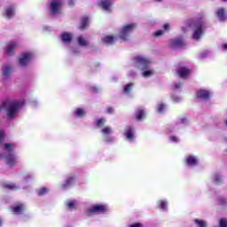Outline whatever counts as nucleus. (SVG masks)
Instances as JSON below:
<instances>
[{"mask_svg": "<svg viewBox=\"0 0 227 227\" xmlns=\"http://www.w3.org/2000/svg\"><path fill=\"white\" fill-rule=\"evenodd\" d=\"M25 104L24 99L7 100L0 107V114H4L7 120H13Z\"/></svg>", "mask_w": 227, "mask_h": 227, "instance_id": "obj_1", "label": "nucleus"}, {"mask_svg": "<svg viewBox=\"0 0 227 227\" xmlns=\"http://www.w3.org/2000/svg\"><path fill=\"white\" fill-rule=\"evenodd\" d=\"M133 65L136 68L143 70L142 76L145 79L153 75V70L148 69L152 65V60L148 57L137 56L133 60Z\"/></svg>", "mask_w": 227, "mask_h": 227, "instance_id": "obj_2", "label": "nucleus"}, {"mask_svg": "<svg viewBox=\"0 0 227 227\" xmlns=\"http://www.w3.org/2000/svg\"><path fill=\"white\" fill-rule=\"evenodd\" d=\"M4 152H7V155L4 159V163L8 168H13L14 166H17V154H15L13 152H15V145L13 144H4Z\"/></svg>", "mask_w": 227, "mask_h": 227, "instance_id": "obj_3", "label": "nucleus"}, {"mask_svg": "<svg viewBox=\"0 0 227 227\" xmlns=\"http://www.w3.org/2000/svg\"><path fill=\"white\" fill-rule=\"evenodd\" d=\"M137 27L136 23H128L119 28L118 39L121 43L129 42L130 40V34Z\"/></svg>", "mask_w": 227, "mask_h": 227, "instance_id": "obj_4", "label": "nucleus"}, {"mask_svg": "<svg viewBox=\"0 0 227 227\" xmlns=\"http://www.w3.org/2000/svg\"><path fill=\"white\" fill-rule=\"evenodd\" d=\"M192 38L193 40H200L203 36V29L205 28V21L195 20L192 23Z\"/></svg>", "mask_w": 227, "mask_h": 227, "instance_id": "obj_5", "label": "nucleus"}, {"mask_svg": "<svg viewBox=\"0 0 227 227\" xmlns=\"http://www.w3.org/2000/svg\"><path fill=\"white\" fill-rule=\"evenodd\" d=\"M35 58L33 51H23L18 57V64L22 67H27Z\"/></svg>", "mask_w": 227, "mask_h": 227, "instance_id": "obj_6", "label": "nucleus"}, {"mask_svg": "<svg viewBox=\"0 0 227 227\" xmlns=\"http://www.w3.org/2000/svg\"><path fill=\"white\" fill-rule=\"evenodd\" d=\"M109 210L106 204H94L85 209V215H91L92 214H106Z\"/></svg>", "mask_w": 227, "mask_h": 227, "instance_id": "obj_7", "label": "nucleus"}, {"mask_svg": "<svg viewBox=\"0 0 227 227\" xmlns=\"http://www.w3.org/2000/svg\"><path fill=\"white\" fill-rule=\"evenodd\" d=\"M61 6H63V0H51L48 7L52 15L61 13Z\"/></svg>", "mask_w": 227, "mask_h": 227, "instance_id": "obj_8", "label": "nucleus"}, {"mask_svg": "<svg viewBox=\"0 0 227 227\" xmlns=\"http://www.w3.org/2000/svg\"><path fill=\"white\" fill-rule=\"evenodd\" d=\"M101 133L105 143H114V137L111 136V134H113V128H111V126L101 129Z\"/></svg>", "mask_w": 227, "mask_h": 227, "instance_id": "obj_9", "label": "nucleus"}, {"mask_svg": "<svg viewBox=\"0 0 227 227\" xmlns=\"http://www.w3.org/2000/svg\"><path fill=\"white\" fill-rule=\"evenodd\" d=\"M20 47V44L19 42H10L7 43L4 54L5 56H13L15 54V50L19 49Z\"/></svg>", "mask_w": 227, "mask_h": 227, "instance_id": "obj_10", "label": "nucleus"}, {"mask_svg": "<svg viewBox=\"0 0 227 227\" xmlns=\"http://www.w3.org/2000/svg\"><path fill=\"white\" fill-rule=\"evenodd\" d=\"M98 6L102 8L104 12H113V0H98Z\"/></svg>", "mask_w": 227, "mask_h": 227, "instance_id": "obj_11", "label": "nucleus"}, {"mask_svg": "<svg viewBox=\"0 0 227 227\" xmlns=\"http://www.w3.org/2000/svg\"><path fill=\"white\" fill-rule=\"evenodd\" d=\"M135 134H136V131L134 130V128H132V126H127L124 129L125 139L126 141H129V143H132V141H134L136 137Z\"/></svg>", "mask_w": 227, "mask_h": 227, "instance_id": "obj_12", "label": "nucleus"}, {"mask_svg": "<svg viewBox=\"0 0 227 227\" xmlns=\"http://www.w3.org/2000/svg\"><path fill=\"white\" fill-rule=\"evenodd\" d=\"M212 97V91L200 89L197 91V98L199 100H208Z\"/></svg>", "mask_w": 227, "mask_h": 227, "instance_id": "obj_13", "label": "nucleus"}, {"mask_svg": "<svg viewBox=\"0 0 227 227\" xmlns=\"http://www.w3.org/2000/svg\"><path fill=\"white\" fill-rule=\"evenodd\" d=\"M185 164L186 166L194 168V166H198V164H200V159L194 154H189L185 157Z\"/></svg>", "mask_w": 227, "mask_h": 227, "instance_id": "obj_14", "label": "nucleus"}, {"mask_svg": "<svg viewBox=\"0 0 227 227\" xmlns=\"http://www.w3.org/2000/svg\"><path fill=\"white\" fill-rule=\"evenodd\" d=\"M176 74L182 79H187L191 75V69L185 67H181L177 68Z\"/></svg>", "mask_w": 227, "mask_h": 227, "instance_id": "obj_15", "label": "nucleus"}, {"mask_svg": "<svg viewBox=\"0 0 227 227\" xmlns=\"http://www.w3.org/2000/svg\"><path fill=\"white\" fill-rule=\"evenodd\" d=\"M185 45V41L182 38L171 39L169 41V47L172 49H178V47H184Z\"/></svg>", "mask_w": 227, "mask_h": 227, "instance_id": "obj_16", "label": "nucleus"}, {"mask_svg": "<svg viewBox=\"0 0 227 227\" xmlns=\"http://www.w3.org/2000/svg\"><path fill=\"white\" fill-rule=\"evenodd\" d=\"M116 40H120V39L118 37H114L109 35H101L102 43H106V45H112V43H114Z\"/></svg>", "mask_w": 227, "mask_h": 227, "instance_id": "obj_17", "label": "nucleus"}, {"mask_svg": "<svg viewBox=\"0 0 227 227\" xmlns=\"http://www.w3.org/2000/svg\"><path fill=\"white\" fill-rule=\"evenodd\" d=\"M61 40L65 45H68L72 43V40H74V35L72 33L64 32L61 35Z\"/></svg>", "mask_w": 227, "mask_h": 227, "instance_id": "obj_18", "label": "nucleus"}, {"mask_svg": "<svg viewBox=\"0 0 227 227\" xmlns=\"http://www.w3.org/2000/svg\"><path fill=\"white\" fill-rule=\"evenodd\" d=\"M171 27H169V24L166 23L163 25V30H157L153 32V36L156 38H160V36H163L164 33H168Z\"/></svg>", "mask_w": 227, "mask_h": 227, "instance_id": "obj_19", "label": "nucleus"}, {"mask_svg": "<svg viewBox=\"0 0 227 227\" xmlns=\"http://www.w3.org/2000/svg\"><path fill=\"white\" fill-rule=\"evenodd\" d=\"M15 15V6L11 5L4 10V16L6 19H12Z\"/></svg>", "mask_w": 227, "mask_h": 227, "instance_id": "obj_20", "label": "nucleus"}, {"mask_svg": "<svg viewBox=\"0 0 227 227\" xmlns=\"http://www.w3.org/2000/svg\"><path fill=\"white\" fill-rule=\"evenodd\" d=\"M2 72L4 77H8V75H10V74L13 72V67H12V65L7 64L3 67Z\"/></svg>", "mask_w": 227, "mask_h": 227, "instance_id": "obj_21", "label": "nucleus"}, {"mask_svg": "<svg viewBox=\"0 0 227 227\" xmlns=\"http://www.w3.org/2000/svg\"><path fill=\"white\" fill-rule=\"evenodd\" d=\"M74 116L75 118H83V116H86V111L83 108H75L74 110Z\"/></svg>", "mask_w": 227, "mask_h": 227, "instance_id": "obj_22", "label": "nucleus"}, {"mask_svg": "<svg viewBox=\"0 0 227 227\" xmlns=\"http://www.w3.org/2000/svg\"><path fill=\"white\" fill-rule=\"evenodd\" d=\"M66 207L69 210H75V208L79 207V203L77 202V200H67L66 202Z\"/></svg>", "mask_w": 227, "mask_h": 227, "instance_id": "obj_23", "label": "nucleus"}, {"mask_svg": "<svg viewBox=\"0 0 227 227\" xmlns=\"http://www.w3.org/2000/svg\"><path fill=\"white\" fill-rule=\"evenodd\" d=\"M12 212H14V214H22L23 210H26V207H24L23 204H18V205H14L12 207Z\"/></svg>", "mask_w": 227, "mask_h": 227, "instance_id": "obj_24", "label": "nucleus"}, {"mask_svg": "<svg viewBox=\"0 0 227 227\" xmlns=\"http://www.w3.org/2000/svg\"><path fill=\"white\" fill-rule=\"evenodd\" d=\"M77 43L78 45H80V47H88L89 43L88 40H86V38L82 35H79L77 38Z\"/></svg>", "mask_w": 227, "mask_h": 227, "instance_id": "obj_25", "label": "nucleus"}, {"mask_svg": "<svg viewBox=\"0 0 227 227\" xmlns=\"http://www.w3.org/2000/svg\"><path fill=\"white\" fill-rule=\"evenodd\" d=\"M158 208L166 212L168 210V202L166 200H160L157 202Z\"/></svg>", "mask_w": 227, "mask_h": 227, "instance_id": "obj_26", "label": "nucleus"}, {"mask_svg": "<svg viewBox=\"0 0 227 227\" xmlns=\"http://www.w3.org/2000/svg\"><path fill=\"white\" fill-rule=\"evenodd\" d=\"M88 26H90V20L88 19V17L82 18L80 22V29H86Z\"/></svg>", "mask_w": 227, "mask_h": 227, "instance_id": "obj_27", "label": "nucleus"}, {"mask_svg": "<svg viewBox=\"0 0 227 227\" xmlns=\"http://www.w3.org/2000/svg\"><path fill=\"white\" fill-rule=\"evenodd\" d=\"M74 182H75V177H74V176L67 177L66 184H62V189H67V188L70 187V185H72V184H74Z\"/></svg>", "mask_w": 227, "mask_h": 227, "instance_id": "obj_28", "label": "nucleus"}, {"mask_svg": "<svg viewBox=\"0 0 227 227\" xmlns=\"http://www.w3.org/2000/svg\"><path fill=\"white\" fill-rule=\"evenodd\" d=\"M216 17L219 19V20H225L226 16L224 15V9H218L216 12Z\"/></svg>", "mask_w": 227, "mask_h": 227, "instance_id": "obj_29", "label": "nucleus"}, {"mask_svg": "<svg viewBox=\"0 0 227 227\" xmlns=\"http://www.w3.org/2000/svg\"><path fill=\"white\" fill-rule=\"evenodd\" d=\"M146 116V114L145 113L144 109H138L136 113V118L137 120H143Z\"/></svg>", "mask_w": 227, "mask_h": 227, "instance_id": "obj_30", "label": "nucleus"}, {"mask_svg": "<svg viewBox=\"0 0 227 227\" xmlns=\"http://www.w3.org/2000/svg\"><path fill=\"white\" fill-rule=\"evenodd\" d=\"M4 187H6L7 189H10L11 191H18V189H20V186L13 183L5 184Z\"/></svg>", "mask_w": 227, "mask_h": 227, "instance_id": "obj_31", "label": "nucleus"}, {"mask_svg": "<svg viewBox=\"0 0 227 227\" xmlns=\"http://www.w3.org/2000/svg\"><path fill=\"white\" fill-rule=\"evenodd\" d=\"M49 192V188L47 187H41L36 191L38 196H45Z\"/></svg>", "mask_w": 227, "mask_h": 227, "instance_id": "obj_32", "label": "nucleus"}, {"mask_svg": "<svg viewBox=\"0 0 227 227\" xmlns=\"http://www.w3.org/2000/svg\"><path fill=\"white\" fill-rule=\"evenodd\" d=\"M132 88H134L133 83L125 85L124 89H123V93H125V95H129V93H130L132 91Z\"/></svg>", "mask_w": 227, "mask_h": 227, "instance_id": "obj_33", "label": "nucleus"}, {"mask_svg": "<svg viewBox=\"0 0 227 227\" xmlns=\"http://www.w3.org/2000/svg\"><path fill=\"white\" fill-rule=\"evenodd\" d=\"M165 111H166V105H164V103H159L157 105V112L164 113Z\"/></svg>", "mask_w": 227, "mask_h": 227, "instance_id": "obj_34", "label": "nucleus"}, {"mask_svg": "<svg viewBox=\"0 0 227 227\" xmlns=\"http://www.w3.org/2000/svg\"><path fill=\"white\" fill-rule=\"evenodd\" d=\"M168 139L170 141V143H179L180 142V138L178 137H176V135H169L168 136Z\"/></svg>", "mask_w": 227, "mask_h": 227, "instance_id": "obj_35", "label": "nucleus"}, {"mask_svg": "<svg viewBox=\"0 0 227 227\" xmlns=\"http://www.w3.org/2000/svg\"><path fill=\"white\" fill-rule=\"evenodd\" d=\"M194 223L197 225V227H207V222L203 220L196 219L194 220Z\"/></svg>", "mask_w": 227, "mask_h": 227, "instance_id": "obj_36", "label": "nucleus"}, {"mask_svg": "<svg viewBox=\"0 0 227 227\" xmlns=\"http://www.w3.org/2000/svg\"><path fill=\"white\" fill-rule=\"evenodd\" d=\"M106 119L104 118H100V119H97L96 120V125H98V127H104L106 125Z\"/></svg>", "mask_w": 227, "mask_h": 227, "instance_id": "obj_37", "label": "nucleus"}, {"mask_svg": "<svg viewBox=\"0 0 227 227\" xmlns=\"http://www.w3.org/2000/svg\"><path fill=\"white\" fill-rule=\"evenodd\" d=\"M172 100L176 104H178V102H182V98L180 96H173Z\"/></svg>", "mask_w": 227, "mask_h": 227, "instance_id": "obj_38", "label": "nucleus"}, {"mask_svg": "<svg viewBox=\"0 0 227 227\" xmlns=\"http://www.w3.org/2000/svg\"><path fill=\"white\" fill-rule=\"evenodd\" d=\"M5 137H6V134L4 133V131L1 130L0 131V144L2 143V141L4 140Z\"/></svg>", "mask_w": 227, "mask_h": 227, "instance_id": "obj_39", "label": "nucleus"}, {"mask_svg": "<svg viewBox=\"0 0 227 227\" xmlns=\"http://www.w3.org/2000/svg\"><path fill=\"white\" fill-rule=\"evenodd\" d=\"M129 227H145V226L143 225V223H137L130 224Z\"/></svg>", "mask_w": 227, "mask_h": 227, "instance_id": "obj_40", "label": "nucleus"}, {"mask_svg": "<svg viewBox=\"0 0 227 227\" xmlns=\"http://www.w3.org/2000/svg\"><path fill=\"white\" fill-rule=\"evenodd\" d=\"M213 178H214L215 182H221V176L220 175H215Z\"/></svg>", "mask_w": 227, "mask_h": 227, "instance_id": "obj_41", "label": "nucleus"}, {"mask_svg": "<svg viewBox=\"0 0 227 227\" xmlns=\"http://www.w3.org/2000/svg\"><path fill=\"white\" fill-rule=\"evenodd\" d=\"M68 6H75V0H67Z\"/></svg>", "mask_w": 227, "mask_h": 227, "instance_id": "obj_42", "label": "nucleus"}, {"mask_svg": "<svg viewBox=\"0 0 227 227\" xmlns=\"http://www.w3.org/2000/svg\"><path fill=\"white\" fill-rule=\"evenodd\" d=\"M208 53L207 52V51H204V52H202V53H200V55H199V58L200 59H203V58H207V55Z\"/></svg>", "mask_w": 227, "mask_h": 227, "instance_id": "obj_43", "label": "nucleus"}, {"mask_svg": "<svg viewBox=\"0 0 227 227\" xmlns=\"http://www.w3.org/2000/svg\"><path fill=\"white\" fill-rule=\"evenodd\" d=\"M106 113H107L108 114H111L114 113V109H113V107H108V108L106 109Z\"/></svg>", "mask_w": 227, "mask_h": 227, "instance_id": "obj_44", "label": "nucleus"}, {"mask_svg": "<svg viewBox=\"0 0 227 227\" xmlns=\"http://www.w3.org/2000/svg\"><path fill=\"white\" fill-rule=\"evenodd\" d=\"M179 123H187V119L185 117L179 119Z\"/></svg>", "mask_w": 227, "mask_h": 227, "instance_id": "obj_45", "label": "nucleus"}, {"mask_svg": "<svg viewBox=\"0 0 227 227\" xmlns=\"http://www.w3.org/2000/svg\"><path fill=\"white\" fill-rule=\"evenodd\" d=\"M175 88L176 90H180V88H182V83L181 82L176 83Z\"/></svg>", "mask_w": 227, "mask_h": 227, "instance_id": "obj_46", "label": "nucleus"}, {"mask_svg": "<svg viewBox=\"0 0 227 227\" xmlns=\"http://www.w3.org/2000/svg\"><path fill=\"white\" fill-rule=\"evenodd\" d=\"M175 130H176V128H168V132L169 134H171V132H175Z\"/></svg>", "mask_w": 227, "mask_h": 227, "instance_id": "obj_47", "label": "nucleus"}, {"mask_svg": "<svg viewBox=\"0 0 227 227\" xmlns=\"http://www.w3.org/2000/svg\"><path fill=\"white\" fill-rule=\"evenodd\" d=\"M29 178H31V176H25L23 179L24 184H27V180H29Z\"/></svg>", "mask_w": 227, "mask_h": 227, "instance_id": "obj_48", "label": "nucleus"}, {"mask_svg": "<svg viewBox=\"0 0 227 227\" xmlns=\"http://www.w3.org/2000/svg\"><path fill=\"white\" fill-rule=\"evenodd\" d=\"M222 50L223 51H227V43L222 44Z\"/></svg>", "mask_w": 227, "mask_h": 227, "instance_id": "obj_49", "label": "nucleus"}, {"mask_svg": "<svg viewBox=\"0 0 227 227\" xmlns=\"http://www.w3.org/2000/svg\"><path fill=\"white\" fill-rule=\"evenodd\" d=\"M156 3H162L164 0H154Z\"/></svg>", "mask_w": 227, "mask_h": 227, "instance_id": "obj_50", "label": "nucleus"}, {"mask_svg": "<svg viewBox=\"0 0 227 227\" xmlns=\"http://www.w3.org/2000/svg\"><path fill=\"white\" fill-rule=\"evenodd\" d=\"M4 156L3 154H0V160L4 158Z\"/></svg>", "mask_w": 227, "mask_h": 227, "instance_id": "obj_51", "label": "nucleus"}, {"mask_svg": "<svg viewBox=\"0 0 227 227\" xmlns=\"http://www.w3.org/2000/svg\"><path fill=\"white\" fill-rule=\"evenodd\" d=\"M1 224H3V221L0 219V226H1Z\"/></svg>", "mask_w": 227, "mask_h": 227, "instance_id": "obj_52", "label": "nucleus"}, {"mask_svg": "<svg viewBox=\"0 0 227 227\" xmlns=\"http://www.w3.org/2000/svg\"><path fill=\"white\" fill-rule=\"evenodd\" d=\"M225 125L227 126V120L224 121Z\"/></svg>", "mask_w": 227, "mask_h": 227, "instance_id": "obj_53", "label": "nucleus"}, {"mask_svg": "<svg viewBox=\"0 0 227 227\" xmlns=\"http://www.w3.org/2000/svg\"><path fill=\"white\" fill-rule=\"evenodd\" d=\"M77 51H73V53H76Z\"/></svg>", "mask_w": 227, "mask_h": 227, "instance_id": "obj_54", "label": "nucleus"}, {"mask_svg": "<svg viewBox=\"0 0 227 227\" xmlns=\"http://www.w3.org/2000/svg\"><path fill=\"white\" fill-rule=\"evenodd\" d=\"M223 1H227V0H223Z\"/></svg>", "mask_w": 227, "mask_h": 227, "instance_id": "obj_55", "label": "nucleus"}]
</instances>
